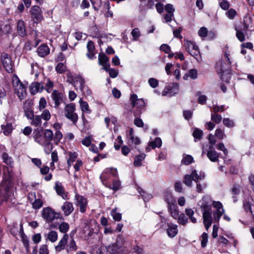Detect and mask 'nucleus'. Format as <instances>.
Returning a JSON list of instances; mask_svg holds the SVG:
<instances>
[{"instance_id": "obj_14", "label": "nucleus", "mask_w": 254, "mask_h": 254, "mask_svg": "<svg viewBox=\"0 0 254 254\" xmlns=\"http://www.w3.org/2000/svg\"><path fill=\"white\" fill-rule=\"evenodd\" d=\"M32 104L31 101L28 100L24 103L23 110L25 116L29 120L31 119V118H33L34 116V113L31 108Z\"/></svg>"}, {"instance_id": "obj_58", "label": "nucleus", "mask_w": 254, "mask_h": 254, "mask_svg": "<svg viewBox=\"0 0 254 254\" xmlns=\"http://www.w3.org/2000/svg\"><path fill=\"white\" fill-rule=\"evenodd\" d=\"M223 124L228 127H232L234 126V122L229 118H224L223 120Z\"/></svg>"}, {"instance_id": "obj_22", "label": "nucleus", "mask_w": 254, "mask_h": 254, "mask_svg": "<svg viewBox=\"0 0 254 254\" xmlns=\"http://www.w3.org/2000/svg\"><path fill=\"white\" fill-rule=\"evenodd\" d=\"M37 53L39 56L43 58L49 54L50 49L47 45L42 44L38 48Z\"/></svg>"}, {"instance_id": "obj_15", "label": "nucleus", "mask_w": 254, "mask_h": 254, "mask_svg": "<svg viewBox=\"0 0 254 254\" xmlns=\"http://www.w3.org/2000/svg\"><path fill=\"white\" fill-rule=\"evenodd\" d=\"M76 254H87L85 252L80 251L78 252ZM90 254H109L108 248L100 247L97 248L96 246L95 248H93L91 251Z\"/></svg>"}, {"instance_id": "obj_21", "label": "nucleus", "mask_w": 254, "mask_h": 254, "mask_svg": "<svg viewBox=\"0 0 254 254\" xmlns=\"http://www.w3.org/2000/svg\"><path fill=\"white\" fill-rule=\"evenodd\" d=\"M61 208L65 216L70 214L74 209L72 203L68 201L64 202Z\"/></svg>"}, {"instance_id": "obj_34", "label": "nucleus", "mask_w": 254, "mask_h": 254, "mask_svg": "<svg viewBox=\"0 0 254 254\" xmlns=\"http://www.w3.org/2000/svg\"><path fill=\"white\" fill-rule=\"evenodd\" d=\"M185 212L187 216L190 218V221L192 223H196L197 222L196 219L193 217L194 214V211L191 208H186L185 209Z\"/></svg>"}, {"instance_id": "obj_33", "label": "nucleus", "mask_w": 254, "mask_h": 254, "mask_svg": "<svg viewBox=\"0 0 254 254\" xmlns=\"http://www.w3.org/2000/svg\"><path fill=\"white\" fill-rule=\"evenodd\" d=\"M31 125L36 127H41L42 125L41 118L40 116L36 115L33 116V118H31Z\"/></svg>"}, {"instance_id": "obj_63", "label": "nucleus", "mask_w": 254, "mask_h": 254, "mask_svg": "<svg viewBox=\"0 0 254 254\" xmlns=\"http://www.w3.org/2000/svg\"><path fill=\"white\" fill-rule=\"evenodd\" d=\"M148 83L149 85L153 88L157 87L158 85V80L154 78H149L148 80Z\"/></svg>"}, {"instance_id": "obj_20", "label": "nucleus", "mask_w": 254, "mask_h": 254, "mask_svg": "<svg viewBox=\"0 0 254 254\" xmlns=\"http://www.w3.org/2000/svg\"><path fill=\"white\" fill-rule=\"evenodd\" d=\"M87 49L88 52L86 53L87 57L89 59H93L94 58L95 52V46L94 42L92 41H89L87 44Z\"/></svg>"}, {"instance_id": "obj_29", "label": "nucleus", "mask_w": 254, "mask_h": 254, "mask_svg": "<svg viewBox=\"0 0 254 254\" xmlns=\"http://www.w3.org/2000/svg\"><path fill=\"white\" fill-rule=\"evenodd\" d=\"M207 156L212 162H216L218 160L219 155L216 151L210 150L207 151Z\"/></svg>"}, {"instance_id": "obj_1", "label": "nucleus", "mask_w": 254, "mask_h": 254, "mask_svg": "<svg viewBox=\"0 0 254 254\" xmlns=\"http://www.w3.org/2000/svg\"><path fill=\"white\" fill-rule=\"evenodd\" d=\"M4 170L3 180L0 184V198L2 196L1 200L7 201L10 195V189L12 185V175L11 170L6 167Z\"/></svg>"}, {"instance_id": "obj_26", "label": "nucleus", "mask_w": 254, "mask_h": 254, "mask_svg": "<svg viewBox=\"0 0 254 254\" xmlns=\"http://www.w3.org/2000/svg\"><path fill=\"white\" fill-rule=\"evenodd\" d=\"M168 208L172 216L175 218H177L179 215V210L176 202L168 205Z\"/></svg>"}, {"instance_id": "obj_44", "label": "nucleus", "mask_w": 254, "mask_h": 254, "mask_svg": "<svg viewBox=\"0 0 254 254\" xmlns=\"http://www.w3.org/2000/svg\"><path fill=\"white\" fill-rule=\"evenodd\" d=\"M194 162L193 157L190 155H187L184 157L182 160V163L186 165H189Z\"/></svg>"}, {"instance_id": "obj_35", "label": "nucleus", "mask_w": 254, "mask_h": 254, "mask_svg": "<svg viewBox=\"0 0 254 254\" xmlns=\"http://www.w3.org/2000/svg\"><path fill=\"white\" fill-rule=\"evenodd\" d=\"M109 58L104 53H100L98 56V62L100 65H104L109 63Z\"/></svg>"}, {"instance_id": "obj_13", "label": "nucleus", "mask_w": 254, "mask_h": 254, "mask_svg": "<svg viewBox=\"0 0 254 254\" xmlns=\"http://www.w3.org/2000/svg\"><path fill=\"white\" fill-rule=\"evenodd\" d=\"M123 245V242L122 239H119L117 240L116 243L107 246V248H108L109 254H115L118 253Z\"/></svg>"}, {"instance_id": "obj_28", "label": "nucleus", "mask_w": 254, "mask_h": 254, "mask_svg": "<svg viewBox=\"0 0 254 254\" xmlns=\"http://www.w3.org/2000/svg\"><path fill=\"white\" fill-rule=\"evenodd\" d=\"M221 79L222 80L226 82L229 83L230 80L231 78V73L230 70L224 71L222 67L221 68Z\"/></svg>"}, {"instance_id": "obj_2", "label": "nucleus", "mask_w": 254, "mask_h": 254, "mask_svg": "<svg viewBox=\"0 0 254 254\" xmlns=\"http://www.w3.org/2000/svg\"><path fill=\"white\" fill-rule=\"evenodd\" d=\"M202 212L203 223L206 230L211 225L213 218L212 217L211 206L206 203L202 204L200 207Z\"/></svg>"}, {"instance_id": "obj_8", "label": "nucleus", "mask_w": 254, "mask_h": 254, "mask_svg": "<svg viewBox=\"0 0 254 254\" xmlns=\"http://www.w3.org/2000/svg\"><path fill=\"white\" fill-rule=\"evenodd\" d=\"M43 130V128L42 127L40 130H38V132L36 133L34 135V138L35 141L39 143V144L44 146L46 145L47 147H49L50 148L48 150V151H47L46 150V154H49L51 150L53 149V145L51 142H47L45 140L44 138H43L41 134H40V132L42 131Z\"/></svg>"}, {"instance_id": "obj_23", "label": "nucleus", "mask_w": 254, "mask_h": 254, "mask_svg": "<svg viewBox=\"0 0 254 254\" xmlns=\"http://www.w3.org/2000/svg\"><path fill=\"white\" fill-rule=\"evenodd\" d=\"M55 189L57 194L59 195L62 196L63 199H68L67 195V194H65L64 190L61 183H59V182L56 183Z\"/></svg>"}, {"instance_id": "obj_12", "label": "nucleus", "mask_w": 254, "mask_h": 254, "mask_svg": "<svg viewBox=\"0 0 254 254\" xmlns=\"http://www.w3.org/2000/svg\"><path fill=\"white\" fill-rule=\"evenodd\" d=\"M130 101L131 106L133 107L136 106L139 109L141 110L145 106V102L142 99H138L137 96L135 94H133L130 96Z\"/></svg>"}, {"instance_id": "obj_6", "label": "nucleus", "mask_w": 254, "mask_h": 254, "mask_svg": "<svg viewBox=\"0 0 254 254\" xmlns=\"http://www.w3.org/2000/svg\"><path fill=\"white\" fill-rule=\"evenodd\" d=\"M213 206L216 208L213 213V221L218 223L220 218L224 213L225 210L223 208L222 204L220 201H213Z\"/></svg>"}, {"instance_id": "obj_18", "label": "nucleus", "mask_w": 254, "mask_h": 254, "mask_svg": "<svg viewBox=\"0 0 254 254\" xmlns=\"http://www.w3.org/2000/svg\"><path fill=\"white\" fill-rule=\"evenodd\" d=\"M44 89V85L38 82H33L30 86V91L32 95H35L38 92H42Z\"/></svg>"}, {"instance_id": "obj_42", "label": "nucleus", "mask_w": 254, "mask_h": 254, "mask_svg": "<svg viewBox=\"0 0 254 254\" xmlns=\"http://www.w3.org/2000/svg\"><path fill=\"white\" fill-rule=\"evenodd\" d=\"M243 208L246 212H250L252 209V206L249 198L245 199L243 200Z\"/></svg>"}, {"instance_id": "obj_50", "label": "nucleus", "mask_w": 254, "mask_h": 254, "mask_svg": "<svg viewBox=\"0 0 254 254\" xmlns=\"http://www.w3.org/2000/svg\"><path fill=\"white\" fill-rule=\"evenodd\" d=\"M140 143V140L138 137H135L134 135L128 138V144H134L138 145Z\"/></svg>"}, {"instance_id": "obj_24", "label": "nucleus", "mask_w": 254, "mask_h": 254, "mask_svg": "<svg viewBox=\"0 0 254 254\" xmlns=\"http://www.w3.org/2000/svg\"><path fill=\"white\" fill-rule=\"evenodd\" d=\"M162 145V140L160 137H156L154 141L149 142L148 147L146 148L147 151H149V147H151L153 149H155L156 147H160Z\"/></svg>"}, {"instance_id": "obj_5", "label": "nucleus", "mask_w": 254, "mask_h": 254, "mask_svg": "<svg viewBox=\"0 0 254 254\" xmlns=\"http://www.w3.org/2000/svg\"><path fill=\"white\" fill-rule=\"evenodd\" d=\"M31 19L34 23H38L43 19L42 11L41 8L37 5L31 7L30 10Z\"/></svg>"}, {"instance_id": "obj_45", "label": "nucleus", "mask_w": 254, "mask_h": 254, "mask_svg": "<svg viewBox=\"0 0 254 254\" xmlns=\"http://www.w3.org/2000/svg\"><path fill=\"white\" fill-rule=\"evenodd\" d=\"M186 49L188 51L199 50L198 46L195 44V43L191 41L187 42Z\"/></svg>"}, {"instance_id": "obj_59", "label": "nucleus", "mask_w": 254, "mask_h": 254, "mask_svg": "<svg viewBox=\"0 0 254 254\" xmlns=\"http://www.w3.org/2000/svg\"><path fill=\"white\" fill-rule=\"evenodd\" d=\"M54 86L53 82L49 79H47V83H46V87L44 88L48 93H50Z\"/></svg>"}, {"instance_id": "obj_25", "label": "nucleus", "mask_w": 254, "mask_h": 254, "mask_svg": "<svg viewBox=\"0 0 254 254\" xmlns=\"http://www.w3.org/2000/svg\"><path fill=\"white\" fill-rule=\"evenodd\" d=\"M3 162L8 165L10 168H12L13 165V161L11 157L6 153L3 152L1 155Z\"/></svg>"}, {"instance_id": "obj_16", "label": "nucleus", "mask_w": 254, "mask_h": 254, "mask_svg": "<svg viewBox=\"0 0 254 254\" xmlns=\"http://www.w3.org/2000/svg\"><path fill=\"white\" fill-rule=\"evenodd\" d=\"M17 32L21 37H24L27 35L25 24L22 19L19 20L17 23Z\"/></svg>"}, {"instance_id": "obj_7", "label": "nucleus", "mask_w": 254, "mask_h": 254, "mask_svg": "<svg viewBox=\"0 0 254 254\" xmlns=\"http://www.w3.org/2000/svg\"><path fill=\"white\" fill-rule=\"evenodd\" d=\"M1 62L5 70L8 73L13 72L12 60L7 53H2L1 55Z\"/></svg>"}, {"instance_id": "obj_4", "label": "nucleus", "mask_w": 254, "mask_h": 254, "mask_svg": "<svg viewBox=\"0 0 254 254\" xmlns=\"http://www.w3.org/2000/svg\"><path fill=\"white\" fill-rule=\"evenodd\" d=\"M42 216L47 222H51L54 219L60 218L61 214L56 212L52 208L47 207L43 209Z\"/></svg>"}, {"instance_id": "obj_30", "label": "nucleus", "mask_w": 254, "mask_h": 254, "mask_svg": "<svg viewBox=\"0 0 254 254\" xmlns=\"http://www.w3.org/2000/svg\"><path fill=\"white\" fill-rule=\"evenodd\" d=\"M44 138L47 142H50L53 139V132L52 130L46 129L44 131Z\"/></svg>"}, {"instance_id": "obj_17", "label": "nucleus", "mask_w": 254, "mask_h": 254, "mask_svg": "<svg viewBox=\"0 0 254 254\" xmlns=\"http://www.w3.org/2000/svg\"><path fill=\"white\" fill-rule=\"evenodd\" d=\"M75 89H79L82 92V93H84V88L86 87L85 82L83 78L81 77L75 78V80L73 83L72 84Z\"/></svg>"}, {"instance_id": "obj_11", "label": "nucleus", "mask_w": 254, "mask_h": 254, "mask_svg": "<svg viewBox=\"0 0 254 254\" xmlns=\"http://www.w3.org/2000/svg\"><path fill=\"white\" fill-rule=\"evenodd\" d=\"M64 94L57 90H54L51 94V98L54 101L55 108H59L63 101Z\"/></svg>"}, {"instance_id": "obj_56", "label": "nucleus", "mask_w": 254, "mask_h": 254, "mask_svg": "<svg viewBox=\"0 0 254 254\" xmlns=\"http://www.w3.org/2000/svg\"><path fill=\"white\" fill-rule=\"evenodd\" d=\"M211 119L216 124H219L222 120V116L217 114H211Z\"/></svg>"}, {"instance_id": "obj_47", "label": "nucleus", "mask_w": 254, "mask_h": 254, "mask_svg": "<svg viewBox=\"0 0 254 254\" xmlns=\"http://www.w3.org/2000/svg\"><path fill=\"white\" fill-rule=\"evenodd\" d=\"M65 66L64 64L63 63H58L55 67L56 71L58 73L61 74L64 73L65 71Z\"/></svg>"}, {"instance_id": "obj_52", "label": "nucleus", "mask_w": 254, "mask_h": 254, "mask_svg": "<svg viewBox=\"0 0 254 254\" xmlns=\"http://www.w3.org/2000/svg\"><path fill=\"white\" fill-rule=\"evenodd\" d=\"M196 184V191L198 193H201L203 189L206 187L205 183L201 184L199 180L194 181Z\"/></svg>"}, {"instance_id": "obj_31", "label": "nucleus", "mask_w": 254, "mask_h": 254, "mask_svg": "<svg viewBox=\"0 0 254 254\" xmlns=\"http://www.w3.org/2000/svg\"><path fill=\"white\" fill-rule=\"evenodd\" d=\"M146 156L144 153H142L137 155L135 157L133 164L135 167H139L142 165L141 161L144 160Z\"/></svg>"}, {"instance_id": "obj_27", "label": "nucleus", "mask_w": 254, "mask_h": 254, "mask_svg": "<svg viewBox=\"0 0 254 254\" xmlns=\"http://www.w3.org/2000/svg\"><path fill=\"white\" fill-rule=\"evenodd\" d=\"M1 128L3 130V134L5 135H8L13 129L12 123L8 122L5 125H1Z\"/></svg>"}, {"instance_id": "obj_49", "label": "nucleus", "mask_w": 254, "mask_h": 254, "mask_svg": "<svg viewBox=\"0 0 254 254\" xmlns=\"http://www.w3.org/2000/svg\"><path fill=\"white\" fill-rule=\"evenodd\" d=\"M236 31V37L240 42H243L245 40V36L244 33L242 30H238L236 27L235 28Z\"/></svg>"}, {"instance_id": "obj_46", "label": "nucleus", "mask_w": 254, "mask_h": 254, "mask_svg": "<svg viewBox=\"0 0 254 254\" xmlns=\"http://www.w3.org/2000/svg\"><path fill=\"white\" fill-rule=\"evenodd\" d=\"M43 204V202L41 199H35V201L32 203V207L34 209L40 208Z\"/></svg>"}, {"instance_id": "obj_37", "label": "nucleus", "mask_w": 254, "mask_h": 254, "mask_svg": "<svg viewBox=\"0 0 254 254\" xmlns=\"http://www.w3.org/2000/svg\"><path fill=\"white\" fill-rule=\"evenodd\" d=\"M203 135V131L198 128H195L192 133V135L194 138V141L196 142L197 140H200L202 138Z\"/></svg>"}, {"instance_id": "obj_36", "label": "nucleus", "mask_w": 254, "mask_h": 254, "mask_svg": "<svg viewBox=\"0 0 254 254\" xmlns=\"http://www.w3.org/2000/svg\"><path fill=\"white\" fill-rule=\"evenodd\" d=\"M137 190L138 192L140 193V195L141 196L144 201H147L152 198V195L151 194L147 193L141 188L138 187Z\"/></svg>"}, {"instance_id": "obj_57", "label": "nucleus", "mask_w": 254, "mask_h": 254, "mask_svg": "<svg viewBox=\"0 0 254 254\" xmlns=\"http://www.w3.org/2000/svg\"><path fill=\"white\" fill-rule=\"evenodd\" d=\"M208 32L207 29L205 27H202L199 30L198 34L200 37L204 38L207 36Z\"/></svg>"}, {"instance_id": "obj_53", "label": "nucleus", "mask_w": 254, "mask_h": 254, "mask_svg": "<svg viewBox=\"0 0 254 254\" xmlns=\"http://www.w3.org/2000/svg\"><path fill=\"white\" fill-rule=\"evenodd\" d=\"M40 116L45 121H48L51 118V114L48 109H45Z\"/></svg>"}, {"instance_id": "obj_40", "label": "nucleus", "mask_w": 254, "mask_h": 254, "mask_svg": "<svg viewBox=\"0 0 254 254\" xmlns=\"http://www.w3.org/2000/svg\"><path fill=\"white\" fill-rule=\"evenodd\" d=\"M178 233L177 227L176 225L169 227L167 229V233L169 237H174Z\"/></svg>"}, {"instance_id": "obj_41", "label": "nucleus", "mask_w": 254, "mask_h": 254, "mask_svg": "<svg viewBox=\"0 0 254 254\" xmlns=\"http://www.w3.org/2000/svg\"><path fill=\"white\" fill-rule=\"evenodd\" d=\"M193 178L190 175H186L184 177L183 183L188 187H192V181Z\"/></svg>"}, {"instance_id": "obj_38", "label": "nucleus", "mask_w": 254, "mask_h": 254, "mask_svg": "<svg viewBox=\"0 0 254 254\" xmlns=\"http://www.w3.org/2000/svg\"><path fill=\"white\" fill-rule=\"evenodd\" d=\"M178 222L179 224L185 225L188 223V219L185 215L184 213H182L178 216Z\"/></svg>"}, {"instance_id": "obj_64", "label": "nucleus", "mask_w": 254, "mask_h": 254, "mask_svg": "<svg viewBox=\"0 0 254 254\" xmlns=\"http://www.w3.org/2000/svg\"><path fill=\"white\" fill-rule=\"evenodd\" d=\"M193 114L192 111L190 110H184L183 111V116L187 120H189L192 118Z\"/></svg>"}, {"instance_id": "obj_60", "label": "nucleus", "mask_w": 254, "mask_h": 254, "mask_svg": "<svg viewBox=\"0 0 254 254\" xmlns=\"http://www.w3.org/2000/svg\"><path fill=\"white\" fill-rule=\"evenodd\" d=\"M120 186V182L119 181L114 180L113 181L112 186H110L109 188L113 190L114 191L118 190Z\"/></svg>"}, {"instance_id": "obj_55", "label": "nucleus", "mask_w": 254, "mask_h": 254, "mask_svg": "<svg viewBox=\"0 0 254 254\" xmlns=\"http://www.w3.org/2000/svg\"><path fill=\"white\" fill-rule=\"evenodd\" d=\"M62 137H63V134H62V132L59 130H57L54 136H53V139L54 140V142L56 144H58L60 141Z\"/></svg>"}, {"instance_id": "obj_54", "label": "nucleus", "mask_w": 254, "mask_h": 254, "mask_svg": "<svg viewBox=\"0 0 254 254\" xmlns=\"http://www.w3.org/2000/svg\"><path fill=\"white\" fill-rule=\"evenodd\" d=\"M226 15L229 19H233L237 15V12L234 9L231 8L226 12Z\"/></svg>"}, {"instance_id": "obj_10", "label": "nucleus", "mask_w": 254, "mask_h": 254, "mask_svg": "<svg viewBox=\"0 0 254 254\" xmlns=\"http://www.w3.org/2000/svg\"><path fill=\"white\" fill-rule=\"evenodd\" d=\"M179 84L177 83H170L166 86L162 92V95L166 96L170 94V96L176 94L179 91Z\"/></svg>"}, {"instance_id": "obj_43", "label": "nucleus", "mask_w": 254, "mask_h": 254, "mask_svg": "<svg viewBox=\"0 0 254 254\" xmlns=\"http://www.w3.org/2000/svg\"><path fill=\"white\" fill-rule=\"evenodd\" d=\"M79 102L80 108L82 112H87L89 113L91 112L89 109V106L87 102L83 101L81 99Z\"/></svg>"}, {"instance_id": "obj_3", "label": "nucleus", "mask_w": 254, "mask_h": 254, "mask_svg": "<svg viewBox=\"0 0 254 254\" xmlns=\"http://www.w3.org/2000/svg\"><path fill=\"white\" fill-rule=\"evenodd\" d=\"M75 105L71 103L66 104L64 107L65 117L70 120L74 125H75L78 121V117L75 112Z\"/></svg>"}, {"instance_id": "obj_61", "label": "nucleus", "mask_w": 254, "mask_h": 254, "mask_svg": "<svg viewBox=\"0 0 254 254\" xmlns=\"http://www.w3.org/2000/svg\"><path fill=\"white\" fill-rule=\"evenodd\" d=\"M131 35L134 40H137L140 36V33L139 29L137 28H134L131 31Z\"/></svg>"}, {"instance_id": "obj_9", "label": "nucleus", "mask_w": 254, "mask_h": 254, "mask_svg": "<svg viewBox=\"0 0 254 254\" xmlns=\"http://www.w3.org/2000/svg\"><path fill=\"white\" fill-rule=\"evenodd\" d=\"M75 199L76 200V205L79 207L80 212L84 213L86 210V207L87 205V200L84 196L76 194L75 195Z\"/></svg>"}, {"instance_id": "obj_62", "label": "nucleus", "mask_w": 254, "mask_h": 254, "mask_svg": "<svg viewBox=\"0 0 254 254\" xmlns=\"http://www.w3.org/2000/svg\"><path fill=\"white\" fill-rule=\"evenodd\" d=\"M188 75L192 79H195L197 77V71L195 69H191L188 71Z\"/></svg>"}, {"instance_id": "obj_19", "label": "nucleus", "mask_w": 254, "mask_h": 254, "mask_svg": "<svg viewBox=\"0 0 254 254\" xmlns=\"http://www.w3.org/2000/svg\"><path fill=\"white\" fill-rule=\"evenodd\" d=\"M15 91V93L17 95L20 100L23 99L26 95V88L23 83L16 86Z\"/></svg>"}, {"instance_id": "obj_51", "label": "nucleus", "mask_w": 254, "mask_h": 254, "mask_svg": "<svg viewBox=\"0 0 254 254\" xmlns=\"http://www.w3.org/2000/svg\"><path fill=\"white\" fill-rule=\"evenodd\" d=\"M59 229L62 233H65L69 229V225L67 223L63 222L59 226Z\"/></svg>"}, {"instance_id": "obj_48", "label": "nucleus", "mask_w": 254, "mask_h": 254, "mask_svg": "<svg viewBox=\"0 0 254 254\" xmlns=\"http://www.w3.org/2000/svg\"><path fill=\"white\" fill-rule=\"evenodd\" d=\"M111 215L115 221H119L122 219V214L116 212V208L113 209L111 211Z\"/></svg>"}, {"instance_id": "obj_32", "label": "nucleus", "mask_w": 254, "mask_h": 254, "mask_svg": "<svg viewBox=\"0 0 254 254\" xmlns=\"http://www.w3.org/2000/svg\"><path fill=\"white\" fill-rule=\"evenodd\" d=\"M164 200L167 203L168 205L176 202L173 195L170 192H166L164 196Z\"/></svg>"}, {"instance_id": "obj_39", "label": "nucleus", "mask_w": 254, "mask_h": 254, "mask_svg": "<svg viewBox=\"0 0 254 254\" xmlns=\"http://www.w3.org/2000/svg\"><path fill=\"white\" fill-rule=\"evenodd\" d=\"M67 239H61L58 245L55 247L56 251L60 252L61 250H64L67 244Z\"/></svg>"}]
</instances>
